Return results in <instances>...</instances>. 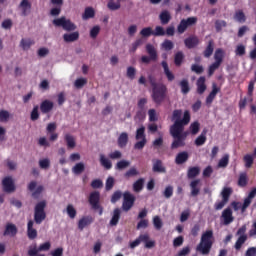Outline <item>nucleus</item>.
<instances>
[{
    "instance_id": "nucleus-1",
    "label": "nucleus",
    "mask_w": 256,
    "mask_h": 256,
    "mask_svg": "<svg viewBox=\"0 0 256 256\" xmlns=\"http://www.w3.org/2000/svg\"><path fill=\"white\" fill-rule=\"evenodd\" d=\"M171 121L174 122L173 125L170 126V135L174 139L171 144V149H179V147H185V142L183 139H181V137H179V133H183V131H185L186 125L191 123V112H189V110H185L183 113V110L175 109L172 112Z\"/></svg>"
},
{
    "instance_id": "nucleus-2",
    "label": "nucleus",
    "mask_w": 256,
    "mask_h": 256,
    "mask_svg": "<svg viewBox=\"0 0 256 256\" xmlns=\"http://www.w3.org/2000/svg\"><path fill=\"white\" fill-rule=\"evenodd\" d=\"M47 207V201L42 200L38 202L34 207V221L29 220L27 223V237L30 240L37 239V229L33 228V225H41L47 219V213L45 208Z\"/></svg>"
},
{
    "instance_id": "nucleus-3",
    "label": "nucleus",
    "mask_w": 256,
    "mask_h": 256,
    "mask_svg": "<svg viewBox=\"0 0 256 256\" xmlns=\"http://www.w3.org/2000/svg\"><path fill=\"white\" fill-rule=\"evenodd\" d=\"M213 230H206L200 239V243L196 247V251L201 253V255H209L211 249L213 248Z\"/></svg>"
},
{
    "instance_id": "nucleus-4",
    "label": "nucleus",
    "mask_w": 256,
    "mask_h": 256,
    "mask_svg": "<svg viewBox=\"0 0 256 256\" xmlns=\"http://www.w3.org/2000/svg\"><path fill=\"white\" fill-rule=\"evenodd\" d=\"M167 97V86L165 84H159L156 88H152V99L157 105H161Z\"/></svg>"
},
{
    "instance_id": "nucleus-5",
    "label": "nucleus",
    "mask_w": 256,
    "mask_h": 256,
    "mask_svg": "<svg viewBox=\"0 0 256 256\" xmlns=\"http://www.w3.org/2000/svg\"><path fill=\"white\" fill-rule=\"evenodd\" d=\"M101 193L99 191H93L90 193L88 203L94 209L99 211V215H103V207H101Z\"/></svg>"
},
{
    "instance_id": "nucleus-6",
    "label": "nucleus",
    "mask_w": 256,
    "mask_h": 256,
    "mask_svg": "<svg viewBox=\"0 0 256 256\" xmlns=\"http://www.w3.org/2000/svg\"><path fill=\"white\" fill-rule=\"evenodd\" d=\"M53 25H55V27H62V29H64V31H75L77 29V25H75V23H73L70 19L65 18L64 16L54 19L52 21Z\"/></svg>"
},
{
    "instance_id": "nucleus-7",
    "label": "nucleus",
    "mask_w": 256,
    "mask_h": 256,
    "mask_svg": "<svg viewBox=\"0 0 256 256\" xmlns=\"http://www.w3.org/2000/svg\"><path fill=\"white\" fill-rule=\"evenodd\" d=\"M245 233H247V225L244 224L236 232V235L238 236V239L234 244L236 251H241L243 245L247 243L248 236Z\"/></svg>"
},
{
    "instance_id": "nucleus-8",
    "label": "nucleus",
    "mask_w": 256,
    "mask_h": 256,
    "mask_svg": "<svg viewBox=\"0 0 256 256\" xmlns=\"http://www.w3.org/2000/svg\"><path fill=\"white\" fill-rule=\"evenodd\" d=\"M135 195L131 194V192L126 191L123 193V202H122V210L127 213L133 209V205H135Z\"/></svg>"
},
{
    "instance_id": "nucleus-9",
    "label": "nucleus",
    "mask_w": 256,
    "mask_h": 256,
    "mask_svg": "<svg viewBox=\"0 0 256 256\" xmlns=\"http://www.w3.org/2000/svg\"><path fill=\"white\" fill-rule=\"evenodd\" d=\"M146 53H148L149 56H142L141 57L142 63L149 65L151 61H157L158 55H157V49H155V46H153L152 44H147Z\"/></svg>"
},
{
    "instance_id": "nucleus-10",
    "label": "nucleus",
    "mask_w": 256,
    "mask_h": 256,
    "mask_svg": "<svg viewBox=\"0 0 256 256\" xmlns=\"http://www.w3.org/2000/svg\"><path fill=\"white\" fill-rule=\"evenodd\" d=\"M197 23V17H189L187 19H182L177 26V32L180 35H183L185 31H187L188 27H193Z\"/></svg>"
},
{
    "instance_id": "nucleus-11",
    "label": "nucleus",
    "mask_w": 256,
    "mask_h": 256,
    "mask_svg": "<svg viewBox=\"0 0 256 256\" xmlns=\"http://www.w3.org/2000/svg\"><path fill=\"white\" fill-rule=\"evenodd\" d=\"M3 191L5 193H13L15 191V182L11 176H7L2 180Z\"/></svg>"
},
{
    "instance_id": "nucleus-12",
    "label": "nucleus",
    "mask_w": 256,
    "mask_h": 256,
    "mask_svg": "<svg viewBox=\"0 0 256 256\" xmlns=\"http://www.w3.org/2000/svg\"><path fill=\"white\" fill-rule=\"evenodd\" d=\"M28 190L30 191H33L32 192V197L34 199H39V195H41L43 193V185H39L37 187V182L36 181H31L29 184H28Z\"/></svg>"
},
{
    "instance_id": "nucleus-13",
    "label": "nucleus",
    "mask_w": 256,
    "mask_h": 256,
    "mask_svg": "<svg viewBox=\"0 0 256 256\" xmlns=\"http://www.w3.org/2000/svg\"><path fill=\"white\" fill-rule=\"evenodd\" d=\"M51 249V242H45L43 244H40V246L37 248L35 246L34 248H30L28 250V255L29 256H37V254L41 251H49Z\"/></svg>"
},
{
    "instance_id": "nucleus-14",
    "label": "nucleus",
    "mask_w": 256,
    "mask_h": 256,
    "mask_svg": "<svg viewBox=\"0 0 256 256\" xmlns=\"http://www.w3.org/2000/svg\"><path fill=\"white\" fill-rule=\"evenodd\" d=\"M222 219L224 221V225H231L233 221H235V217H233V210L231 207H227L222 212Z\"/></svg>"
},
{
    "instance_id": "nucleus-15",
    "label": "nucleus",
    "mask_w": 256,
    "mask_h": 256,
    "mask_svg": "<svg viewBox=\"0 0 256 256\" xmlns=\"http://www.w3.org/2000/svg\"><path fill=\"white\" fill-rule=\"evenodd\" d=\"M17 226L13 223H8L5 226V230L3 232L4 237H15L18 233Z\"/></svg>"
},
{
    "instance_id": "nucleus-16",
    "label": "nucleus",
    "mask_w": 256,
    "mask_h": 256,
    "mask_svg": "<svg viewBox=\"0 0 256 256\" xmlns=\"http://www.w3.org/2000/svg\"><path fill=\"white\" fill-rule=\"evenodd\" d=\"M199 43V37H197L196 35L189 36L184 40V45L187 49H195V47H197Z\"/></svg>"
},
{
    "instance_id": "nucleus-17",
    "label": "nucleus",
    "mask_w": 256,
    "mask_h": 256,
    "mask_svg": "<svg viewBox=\"0 0 256 256\" xmlns=\"http://www.w3.org/2000/svg\"><path fill=\"white\" fill-rule=\"evenodd\" d=\"M31 2L29 0H22L19 4V9H21L22 17H27L31 13Z\"/></svg>"
},
{
    "instance_id": "nucleus-18",
    "label": "nucleus",
    "mask_w": 256,
    "mask_h": 256,
    "mask_svg": "<svg viewBox=\"0 0 256 256\" xmlns=\"http://www.w3.org/2000/svg\"><path fill=\"white\" fill-rule=\"evenodd\" d=\"M221 91V88L217 87L216 83L212 84V91L210 94L206 97V105H211L213 101L215 100V97H217V93Z\"/></svg>"
},
{
    "instance_id": "nucleus-19",
    "label": "nucleus",
    "mask_w": 256,
    "mask_h": 256,
    "mask_svg": "<svg viewBox=\"0 0 256 256\" xmlns=\"http://www.w3.org/2000/svg\"><path fill=\"white\" fill-rule=\"evenodd\" d=\"M95 221L92 216H83L79 221H78V229L79 231H83L85 227H89Z\"/></svg>"
},
{
    "instance_id": "nucleus-20",
    "label": "nucleus",
    "mask_w": 256,
    "mask_h": 256,
    "mask_svg": "<svg viewBox=\"0 0 256 256\" xmlns=\"http://www.w3.org/2000/svg\"><path fill=\"white\" fill-rule=\"evenodd\" d=\"M152 171L153 173H167V168L163 165V161L156 159L153 160Z\"/></svg>"
},
{
    "instance_id": "nucleus-21",
    "label": "nucleus",
    "mask_w": 256,
    "mask_h": 256,
    "mask_svg": "<svg viewBox=\"0 0 256 256\" xmlns=\"http://www.w3.org/2000/svg\"><path fill=\"white\" fill-rule=\"evenodd\" d=\"M54 104L50 100H44L40 104V111L43 115H47V113H51L53 111Z\"/></svg>"
},
{
    "instance_id": "nucleus-22",
    "label": "nucleus",
    "mask_w": 256,
    "mask_h": 256,
    "mask_svg": "<svg viewBox=\"0 0 256 256\" xmlns=\"http://www.w3.org/2000/svg\"><path fill=\"white\" fill-rule=\"evenodd\" d=\"M147 239H149V234L147 233L140 234L136 240L130 242L129 244L130 249H135V247H139V245H141L143 241H147Z\"/></svg>"
},
{
    "instance_id": "nucleus-23",
    "label": "nucleus",
    "mask_w": 256,
    "mask_h": 256,
    "mask_svg": "<svg viewBox=\"0 0 256 256\" xmlns=\"http://www.w3.org/2000/svg\"><path fill=\"white\" fill-rule=\"evenodd\" d=\"M205 76H201L198 78L196 85H197V93L199 95H203L205 91H207V85L205 84Z\"/></svg>"
},
{
    "instance_id": "nucleus-24",
    "label": "nucleus",
    "mask_w": 256,
    "mask_h": 256,
    "mask_svg": "<svg viewBox=\"0 0 256 256\" xmlns=\"http://www.w3.org/2000/svg\"><path fill=\"white\" fill-rule=\"evenodd\" d=\"M213 51H215V41H213V39H211L208 41V44L203 51V56L206 59H209V57H211V55H213Z\"/></svg>"
},
{
    "instance_id": "nucleus-25",
    "label": "nucleus",
    "mask_w": 256,
    "mask_h": 256,
    "mask_svg": "<svg viewBox=\"0 0 256 256\" xmlns=\"http://www.w3.org/2000/svg\"><path fill=\"white\" fill-rule=\"evenodd\" d=\"M117 143L120 149H125V147H127V143H129V134H127V132H122L118 137Z\"/></svg>"
},
{
    "instance_id": "nucleus-26",
    "label": "nucleus",
    "mask_w": 256,
    "mask_h": 256,
    "mask_svg": "<svg viewBox=\"0 0 256 256\" xmlns=\"http://www.w3.org/2000/svg\"><path fill=\"white\" fill-rule=\"evenodd\" d=\"M199 183H201V180H199V179L193 180L190 183L192 197H197V195H199V193H201V188H199Z\"/></svg>"
},
{
    "instance_id": "nucleus-27",
    "label": "nucleus",
    "mask_w": 256,
    "mask_h": 256,
    "mask_svg": "<svg viewBox=\"0 0 256 256\" xmlns=\"http://www.w3.org/2000/svg\"><path fill=\"white\" fill-rule=\"evenodd\" d=\"M189 161V153L183 151L176 155L175 163L176 165H183V163H187Z\"/></svg>"
},
{
    "instance_id": "nucleus-28",
    "label": "nucleus",
    "mask_w": 256,
    "mask_h": 256,
    "mask_svg": "<svg viewBox=\"0 0 256 256\" xmlns=\"http://www.w3.org/2000/svg\"><path fill=\"white\" fill-rule=\"evenodd\" d=\"M163 70H164V74L167 77L168 81H175V74H173V72H171V70H169V64L167 63V61H162L161 63Z\"/></svg>"
},
{
    "instance_id": "nucleus-29",
    "label": "nucleus",
    "mask_w": 256,
    "mask_h": 256,
    "mask_svg": "<svg viewBox=\"0 0 256 256\" xmlns=\"http://www.w3.org/2000/svg\"><path fill=\"white\" fill-rule=\"evenodd\" d=\"M119 219H121V210L119 208L114 209L112 218L110 220V226L116 227L119 223Z\"/></svg>"
},
{
    "instance_id": "nucleus-30",
    "label": "nucleus",
    "mask_w": 256,
    "mask_h": 256,
    "mask_svg": "<svg viewBox=\"0 0 256 256\" xmlns=\"http://www.w3.org/2000/svg\"><path fill=\"white\" fill-rule=\"evenodd\" d=\"M63 39L65 41V43H73L75 41L79 40V32H72L70 34L66 33L63 35Z\"/></svg>"
},
{
    "instance_id": "nucleus-31",
    "label": "nucleus",
    "mask_w": 256,
    "mask_h": 256,
    "mask_svg": "<svg viewBox=\"0 0 256 256\" xmlns=\"http://www.w3.org/2000/svg\"><path fill=\"white\" fill-rule=\"evenodd\" d=\"M161 25H168L171 21V13L168 10H164L159 15Z\"/></svg>"
},
{
    "instance_id": "nucleus-32",
    "label": "nucleus",
    "mask_w": 256,
    "mask_h": 256,
    "mask_svg": "<svg viewBox=\"0 0 256 256\" xmlns=\"http://www.w3.org/2000/svg\"><path fill=\"white\" fill-rule=\"evenodd\" d=\"M223 59H225V50L222 48H218L216 49L215 53H214V61L216 63H223Z\"/></svg>"
},
{
    "instance_id": "nucleus-33",
    "label": "nucleus",
    "mask_w": 256,
    "mask_h": 256,
    "mask_svg": "<svg viewBox=\"0 0 256 256\" xmlns=\"http://www.w3.org/2000/svg\"><path fill=\"white\" fill-rule=\"evenodd\" d=\"M200 173H201V168H199V166H193L188 168L187 177L189 179H195V177H197Z\"/></svg>"
},
{
    "instance_id": "nucleus-34",
    "label": "nucleus",
    "mask_w": 256,
    "mask_h": 256,
    "mask_svg": "<svg viewBox=\"0 0 256 256\" xmlns=\"http://www.w3.org/2000/svg\"><path fill=\"white\" fill-rule=\"evenodd\" d=\"M145 185V179L144 178H139L133 183V191L135 193H141L143 191V187Z\"/></svg>"
},
{
    "instance_id": "nucleus-35",
    "label": "nucleus",
    "mask_w": 256,
    "mask_h": 256,
    "mask_svg": "<svg viewBox=\"0 0 256 256\" xmlns=\"http://www.w3.org/2000/svg\"><path fill=\"white\" fill-rule=\"evenodd\" d=\"M93 17H95V9L93 7H86L82 15L83 21L93 19Z\"/></svg>"
},
{
    "instance_id": "nucleus-36",
    "label": "nucleus",
    "mask_w": 256,
    "mask_h": 256,
    "mask_svg": "<svg viewBox=\"0 0 256 256\" xmlns=\"http://www.w3.org/2000/svg\"><path fill=\"white\" fill-rule=\"evenodd\" d=\"M64 141H66L68 149H75L77 143L75 142V137L71 134H65Z\"/></svg>"
},
{
    "instance_id": "nucleus-37",
    "label": "nucleus",
    "mask_w": 256,
    "mask_h": 256,
    "mask_svg": "<svg viewBox=\"0 0 256 256\" xmlns=\"http://www.w3.org/2000/svg\"><path fill=\"white\" fill-rule=\"evenodd\" d=\"M185 60V54L183 52L178 51L174 56V64L176 67H181L183 65V61Z\"/></svg>"
},
{
    "instance_id": "nucleus-38",
    "label": "nucleus",
    "mask_w": 256,
    "mask_h": 256,
    "mask_svg": "<svg viewBox=\"0 0 256 256\" xmlns=\"http://www.w3.org/2000/svg\"><path fill=\"white\" fill-rule=\"evenodd\" d=\"M234 19L237 23H245L247 21V16H245L243 10H237L234 14Z\"/></svg>"
},
{
    "instance_id": "nucleus-39",
    "label": "nucleus",
    "mask_w": 256,
    "mask_h": 256,
    "mask_svg": "<svg viewBox=\"0 0 256 256\" xmlns=\"http://www.w3.org/2000/svg\"><path fill=\"white\" fill-rule=\"evenodd\" d=\"M107 8L109 11H119L121 9V2L119 0L115 2V0H108Z\"/></svg>"
},
{
    "instance_id": "nucleus-40",
    "label": "nucleus",
    "mask_w": 256,
    "mask_h": 256,
    "mask_svg": "<svg viewBox=\"0 0 256 256\" xmlns=\"http://www.w3.org/2000/svg\"><path fill=\"white\" fill-rule=\"evenodd\" d=\"M232 194H233V188H231V187L223 188V190L221 192L222 200H224L227 203H229V198L231 197Z\"/></svg>"
},
{
    "instance_id": "nucleus-41",
    "label": "nucleus",
    "mask_w": 256,
    "mask_h": 256,
    "mask_svg": "<svg viewBox=\"0 0 256 256\" xmlns=\"http://www.w3.org/2000/svg\"><path fill=\"white\" fill-rule=\"evenodd\" d=\"M247 183H249V179L247 178V172L240 173L238 178V186L247 187Z\"/></svg>"
},
{
    "instance_id": "nucleus-42",
    "label": "nucleus",
    "mask_w": 256,
    "mask_h": 256,
    "mask_svg": "<svg viewBox=\"0 0 256 256\" xmlns=\"http://www.w3.org/2000/svg\"><path fill=\"white\" fill-rule=\"evenodd\" d=\"M207 132L206 131H203L201 133V135H199L196 140H195V145L197 147H201L202 145H205L206 141H207Z\"/></svg>"
},
{
    "instance_id": "nucleus-43",
    "label": "nucleus",
    "mask_w": 256,
    "mask_h": 256,
    "mask_svg": "<svg viewBox=\"0 0 256 256\" xmlns=\"http://www.w3.org/2000/svg\"><path fill=\"white\" fill-rule=\"evenodd\" d=\"M100 164L102 165V167H104V169H107V170H109L113 167L111 160L106 158L105 155H103V154L100 155Z\"/></svg>"
},
{
    "instance_id": "nucleus-44",
    "label": "nucleus",
    "mask_w": 256,
    "mask_h": 256,
    "mask_svg": "<svg viewBox=\"0 0 256 256\" xmlns=\"http://www.w3.org/2000/svg\"><path fill=\"white\" fill-rule=\"evenodd\" d=\"M66 213L70 219H75V217H77V209H75V206H73V204L67 205Z\"/></svg>"
},
{
    "instance_id": "nucleus-45",
    "label": "nucleus",
    "mask_w": 256,
    "mask_h": 256,
    "mask_svg": "<svg viewBox=\"0 0 256 256\" xmlns=\"http://www.w3.org/2000/svg\"><path fill=\"white\" fill-rule=\"evenodd\" d=\"M35 45V41L31 39H22L20 42V46L24 51H27L28 49H31V46Z\"/></svg>"
},
{
    "instance_id": "nucleus-46",
    "label": "nucleus",
    "mask_w": 256,
    "mask_h": 256,
    "mask_svg": "<svg viewBox=\"0 0 256 256\" xmlns=\"http://www.w3.org/2000/svg\"><path fill=\"white\" fill-rule=\"evenodd\" d=\"M83 171H85V164H83L82 162L77 163L72 168V173H74V175H81V173H83Z\"/></svg>"
},
{
    "instance_id": "nucleus-47",
    "label": "nucleus",
    "mask_w": 256,
    "mask_h": 256,
    "mask_svg": "<svg viewBox=\"0 0 256 256\" xmlns=\"http://www.w3.org/2000/svg\"><path fill=\"white\" fill-rule=\"evenodd\" d=\"M180 87H181V91L184 95H187V93H189V91H191V88L189 87V80L188 79H183L180 82Z\"/></svg>"
},
{
    "instance_id": "nucleus-48",
    "label": "nucleus",
    "mask_w": 256,
    "mask_h": 256,
    "mask_svg": "<svg viewBox=\"0 0 256 256\" xmlns=\"http://www.w3.org/2000/svg\"><path fill=\"white\" fill-rule=\"evenodd\" d=\"M243 161L245 163V167L246 169H251V167H253V155L251 154H246L243 157Z\"/></svg>"
},
{
    "instance_id": "nucleus-49",
    "label": "nucleus",
    "mask_w": 256,
    "mask_h": 256,
    "mask_svg": "<svg viewBox=\"0 0 256 256\" xmlns=\"http://www.w3.org/2000/svg\"><path fill=\"white\" fill-rule=\"evenodd\" d=\"M221 67V63L214 62L208 67V77H212L214 75L215 71Z\"/></svg>"
},
{
    "instance_id": "nucleus-50",
    "label": "nucleus",
    "mask_w": 256,
    "mask_h": 256,
    "mask_svg": "<svg viewBox=\"0 0 256 256\" xmlns=\"http://www.w3.org/2000/svg\"><path fill=\"white\" fill-rule=\"evenodd\" d=\"M223 27H227V22L225 20L215 21V29L217 33H221V31H223Z\"/></svg>"
},
{
    "instance_id": "nucleus-51",
    "label": "nucleus",
    "mask_w": 256,
    "mask_h": 256,
    "mask_svg": "<svg viewBox=\"0 0 256 256\" xmlns=\"http://www.w3.org/2000/svg\"><path fill=\"white\" fill-rule=\"evenodd\" d=\"M85 85H87L86 78H78L74 82V87H76V89H83V87H85Z\"/></svg>"
},
{
    "instance_id": "nucleus-52",
    "label": "nucleus",
    "mask_w": 256,
    "mask_h": 256,
    "mask_svg": "<svg viewBox=\"0 0 256 256\" xmlns=\"http://www.w3.org/2000/svg\"><path fill=\"white\" fill-rule=\"evenodd\" d=\"M140 139H147L145 136V126H141L136 131V140L139 141Z\"/></svg>"
},
{
    "instance_id": "nucleus-53",
    "label": "nucleus",
    "mask_w": 256,
    "mask_h": 256,
    "mask_svg": "<svg viewBox=\"0 0 256 256\" xmlns=\"http://www.w3.org/2000/svg\"><path fill=\"white\" fill-rule=\"evenodd\" d=\"M126 75H127L128 79L133 81V79H135V75H137V70L135 69V67L130 66L127 68Z\"/></svg>"
},
{
    "instance_id": "nucleus-54",
    "label": "nucleus",
    "mask_w": 256,
    "mask_h": 256,
    "mask_svg": "<svg viewBox=\"0 0 256 256\" xmlns=\"http://www.w3.org/2000/svg\"><path fill=\"white\" fill-rule=\"evenodd\" d=\"M131 165V163L127 160H121L119 162H117L116 164V169H118L119 171L123 170V169H127V167H129Z\"/></svg>"
},
{
    "instance_id": "nucleus-55",
    "label": "nucleus",
    "mask_w": 256,
    "mask_h": 256,
    "mask_svg": "<svg viewBox=\"0 0 256 256\" xmlns=\"http://www.w3.org/2000/svg\"><path fill=\"white\" fill-rule=\"evenodd\" d=\"M9 111L7 110H0V123H7L9 121Z\"/></svg>"
},
{
    "instance_id": "nucleus-56",
    "label": "nucleus",
    "mask_w": 256,
    "mask_h": 256,
    "mask_svg": "<svg viewBox=\"0 0 256 256\" xmlns=\"http://www.w3.org/2000/svg\"><path fill=\"white\" fill-rule=\"evenodd\" d=\"M191 71L193 73H196V75H201V73H203L205 71V69L203 68L202 65L199 64H192L191 66Z\"/></svg>"
},
{
    "instance_id": "nucleus-57",
    "label": "nucleus",
    "mask_w": 256,
    "mask_h": 256,
    "mask_svg": "<svg viewBox=\"0 0 256 256\" xmlns=\"http://www.w3.org/2000/svg\"><path fill=\"white\" fill-rule=\"evenodd\" d=\"M136 175H139V171L137 170V168L132 167L128 171H126L124 177H126V179H129V177H136Z\"/></svg>"
},
{
    "instance_id": "nucleus-58",
    "label": "nucleus",
    "mask_w": 256,
    "mask_h": 256,
    "mask_svg": "<svg viewBox=\"0 0 256 256\" xmlns=\"http://www.w3.org/2000/svg\"><path fill=\"white\" fill-rule=\"evenodd\" d=\"M114 186H115V178H113L112 176H109L106 180V186H105L106 191H111V189H113Z\"/></svg>"
},
{
    "instance_id": "nucleus-59",
    "label": "nucleus",
    "mask_w": 256,
    "mask_h": 256,
    "mask_svg": "<svg viewBox=\"0 0 256 256\" xmlns=\"http://www.w3.org/2000/svg\"><path fill=\"white\" fill-rule=\"evenodd\" d=\"M153 36L154 37H163L165 36V29L163 26H156L155 31H153Z\"/></svg>"
},
{
    "instance_id": "nucleus-60",
    "label": "nucleus",
    "mask_w": 256,
    "mask_h": 256,
    "mask_svg": "<svg viewBox=\"0 0 256 256\" xmlns=\"http://www.w3.org/2000/svg\"><path fill=\"white\" fill-rule=\"evenodd\" d=\"M140 35L144 38H147V37H151V35H153V28L151 27H146V28H143L141 31H140Z\"/></svg>"
},
{
    "instance_id": "nucleus-61",
    "label": "nucleus",
    "mask_w": 256,
    "mask_h": 256,
    "mask_svg": "<svg viewBox=\"0 0 256 256\" xmlns=\"http://www.w3.org/2000/svg\"><path fill=\"white\" fill-rule=\"evenodd\" d=\"M229 165V155L225 154L218 162V167L225 168Z\"/></svg>"
},
{
    "instance_id": "nucleus-62",
    "label": "nucleus",
    "mask_w": 256,
    "mask_h": 256,
    "mask_svg": "<svg viewBox=\"0 0 256 256\" xmlns=\"http://www.w3.org/2000/svg\"><path fill=\"white\" fill-rule=\"evenodd\" d=\"M153 225H154L155 229H157V231H160V229L163 227V221L161 220V218L159 216H155L153 218Z\"/></svg>"
},
{
    "instance_id": "nucleus-63",
    "label": "nucleus",
    "mask_w": 256,
    "mask_h": 256,
    "mask_svg": "<svg viewBox=\"0 0 256 256\" xmlns=\"http://www.w3.org/2000/svg\"><path fill=\"white\" fill-rule=\"evenodd\" d=\"M31 121H37L39 119V106H34L30 114Z\"/></svg>"
},
{
    "instance_id": "nucleus-64",
    "label": "nucleus",
    "mask_w": 256,
    "mask_h": 256,
    "mask_svg": "<svg viewBox=\"0 0 256 256\" xmlns=\"http://www.w3.org/2000/svg\"><path fill=\"white\" fill-rule=\"evenodd\" d=\"M162 47H163V49H165V51H171L175 47V45L173 44V42L171 40H165L162 43Z\"/></svg>"
}]
</instances>
